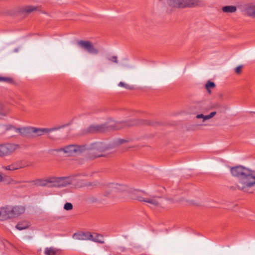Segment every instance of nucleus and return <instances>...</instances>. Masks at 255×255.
Instances as JSON below:
<instances>
[{
	"instance_id": "nucleus-1",
	"label": "nucleus",
	"mask_w": 255,
	"mask_h": 255,
	"mask_svg": "<svg viewBox=\"0 0 255 255\" xmlns=\"http://www.w3.org/2000/svg\"><path fill=\"white\" fill-rule=\"evenodd\" d=\"M232 175L238 178L237 188L245 192L252 193V188L255 186V174L253 171L243 166L231 167Z\"/></svg>"
},
{
	"instance_id": "nucleus-2",
	"label": "nucleus",
	"mask_w": 255,
	"mask_h": 255,
	"mask_svg": "<svg viewBox=\"0 0 255 255\" xmlns=\"http://www.w3.org/2000/svg\"><path fill=\"white\" fill-rule=\"evenodd\" d=\"M131 197L140 202H144L148 204V206L153 209H157L163 207L162 200L160 197L158 196L144 197L141 192L134 190L133 195Z\"/></svg>"
},
{
	"instance_id": "nucleus-3",
	"label": "nucleus",
	"mask_w": 255,
	"mask_h": 255,
	"mask_svg": "<svg viewBox=\"0 0 255 255\" xmlns=\"http://www.w3.org/2000/svg\"><path fill=\"white\" fill-rule=\"evenodd\" d=\"M19 148V145L12 143L0 144V157L9 156Z\"/></svg>"
},
{
	"instance_id": "nucleus-4",
	"label": "nucleus",
	"mask_w": 255,
	"mask_h": 255,
	"mask_svg": "<svg viewBox=\"0 0 255 255\" xmlns=\"http://www.w3.org/2000/svg\"><path fill=\"white\" fill-rule=\"evenodd\" d=\"M85 149L84 146H80L76 145H70L62 148L57 150L58 152H63L66 156L71 155L74 153H79Z\"/></svg>"
},
{
	"instance_id": "nucleus-5",
	"label": "nucleus",
	"mask_w": 255,
	"mask_h": 255,
	"mask_svg": "<svg viewBox=\"0 0 255 255\" xmlns=\"http://www.w3.org/2000/svg\"><path fill=\"white\" fill-rule=\"evenodd\" d=\"M119 128H116L114 129H118ZM114 129L113 125L110 126H106L105 125H91L85 131L87 133H94L96 132H106L110 131Z\"/></svg>"
},
{
	"instance_id": "nucleus-6",
	"label": "nucleus",
	"mask_w": 255,
	"mask_h": 255,
	"mask_svg": "<svg viewBox=\"0 0 255 255\" xmlns=\"http://www.w3.org/2000/svg\"><path fill=\"white\" fill-rule=\"evenodd\" d=\"M22 160H17L11 163L9 165L2 166V168L5 171H9L11 172L14 171L25 167Z\"/></svg>"
},
{
	"instance_id": "nucleus-7",
	"label": "nucleus",
	"mask_w": 255,
	"mask_h": 255,
	"mask_svg": "<svg viewBox=\"0 0 255 255\" xmlns=\"http://www.w3.org/2000/svg\"><path fill=\"white\" fill-rule=\"evenodd\" d=\"M78 45L91 54H96L98 53V49L89 41H80L78 42Z\"/></svg>"
},
{
	"instance_id": "nucleus-8",
	"label": "nucleus",
	"mask_w": 255,
	"mask_h": 255,
	"mask_svg": "<svg viewBox=\"0 0 255 255\" xmlns=\"http://www.w3.org/2000/svg\"><path fill=\"white\" fill-rule=\"evenodd\" d=\"M239 8L248 16L255 18V4L245 3L240 5Z\"/></svg>"
},
{
	"instance_id": "nucleus-9",
	"label": "nucleus",
	"mask_w": 255,
	"mask_h": 255,
	"mask_svg": "<svg viewBox=\"0 0 255 255\" xmlns=\"http://www.w3.org/2000/svg\"><path fill=\"white\" fill-rule=\"evenodd\" d=\"M128 187L126 185L118 183H112L107 187V190L109 193L122 192L127 191Z\"/></svg>"
},
{
	"instance_id": "nucleus-10",
	"label": "nucleus",
	"mask_w": 255,
	"mask_h": 255,
	"mask_svg": "<svg viewBox=\"0 0 255 255\" xmlns=\"http://www.w3.org/2000/svg\"><path fill=\"white\" fill-rule=\"evenodd\" d=\"M92 148L94 150V153L96 154V157H101L104 155L99 153L105 151L108 149V147L104 143L98 142L93 144Z\"/></svg>"
},
{
	"instance_id": "nucleus-11",
	"label": "nucleus",
	"mask_w": 255,
	"mask_h": 255,
	"mask_svg": "<svg viewBox=\"0 0 255 255\" xmlns=\"http://www.w3.org/2000/svg\"><path fill=\"white\" fill-rule=\"evenodd\" d=\"M11 214L12 218L17 217L23 214L25 210V208L23 206L17 205L11 207Z\"/></svg>"
},
{
	"instance_id": "nucleus-12",
	"label": "nucleus",
	"mask_w": 255,
	"mask_h": 255,
	"mask_svg": "<svg viewBox=\"0 0 255 255\" xmlns=\"http://www.w3.org/2000/svg\"><path fill=\"white\" fill-rule=\"evenodd\" d=\"M168 4L173 8H185L186 0H168Z\"/></svg>"
},
{
	"instance_id": "nucleus-13",
	"label": "nucleus",
	"mask_w": 255,
	"mask_h": 255,
	"mask_svg": "<svg viewBox=\"0 0 255 255\" xmlns=\"http://www.w3.org/2000/svg\"><path fill=\"white\" fill-rule=\"evenodd\" d=\"M22 128H17L10 125H6L1 128V131L5 132L6 131H11V134H13L15 133H20L22 132Z\"/></svg>"
},
{
	"instance_id": "nucleus-14",
	"label": "nucleus",
	"mask_w": 255,
	"mask_h": 255,
	"mask_svg": "<svg viewBox=\"0 0 255 255\" xmlns=\"http://www.w3.org/2000/svg\"><path fill=\"white\" fill-rule=\"evenodd\" d=\"M216 114L217 112L216 111L212 112L207 115H204L203 114H197L195 116V119L197 120H201V122L203 123L206 121L213 118Z\"/></svg>"
},
{
	"instance_id": "nucleus-15",
	"label": "nucleus",
	"mask_w": 255,
	"mask_h": 255,
	"mask_svg": "<svg viewBox=\"0 0 255 255\" xmlns=\"http://www.w3.org/2000/svg\"><path fill=\"white\" fill-rule=\"evenodd\" d=\"M72 182V179L69 177H58V187L67 186Z\"/></svg>"
},
{
	"instance_id": "nucleus-16",
	"label": "nucleus",
	"mask_w": 255,
	"mask_h": 255,
	"mask_svg": "<svg viewBox=\"0 0 255 255\" xmlns=\"http://www.w3.org/2000/svg\"><path fill=\"white\" fill-rule=\"evenodd\" d=\"M202 5L200 0H186V7H194Z\"/></svg>"
},
{
	"instance_id": "nucleus-17",
	"label": "nucleus",
	"mask_w": 255,
	"mask_h": 255,
	"mask_svg": "<svg viewBox=\"0 0 255 255\" xmlns=\"http://www.w3.org/2000/svg\"><path fill=\"white\" fill-rule=\"evenodd\" d=\"M11 206H7L0 209V212L2 213L3 216L5 220L12 218L11 214Z\"/></svg>"
},
{
	"instance_id": "nucleus-18",
	"label": "nucleus",
	"mask_w": 255,
	"mask_h": 255,
	"mask_svg": "<svg viewBox=\"0 0 255 255\" xmlns=\"http://www.w3.org/2000/svg\"><path fill=\"white\" fill-rule=\"evenodd\" d=\"M59 251L54 248H46L44 251V254L46 255H58Z\"/></svg>"
},
{
	"instance_id": "nucleus-19",
	"label": "nucleus",
	"mask_w": 255,
	"mask_h": 255,
	"mask_svg": "<svg viewBox=\"0 0 255 255\" xmlns=\"http://www.w3.org/2000/svg\"><path fill=\"white\" fill-rule=\"evenodd\" d=\"M222 10L225 13H234L237 11V7L234 5H227L223 6Z\"/></svg>"
},
{
	"instance_id": "nucleus-20",
	"label": "nucleus",
	"mask_w": 255,
	"mask_h": 255,
	"mask_svg": "<svg viewBox=\"0 0 255 255\" xmlns=\"http://www.w3.org/2000/svg\"><path fill=\"white\" fill-rule=\"evenodd\" d=\"M92 235V239L91 240V241L100 244H103L104 243V239L102 236L97 235L96 234H94Z\"/></svg>"
},
{
	"instance_id": "nucleus-21",
	"label": "nucleus",
	"mask_w": 255,
	"mask_h": 255,
	"mask_svg": "<svg viewBox=\"0 0 255 255\" xmlns=\"http://www.w3.org/2000/svg\"><path fill=\"white\" fill-rule=\"evenodd\" d=\"M49 187H58V177H49Z\"/></svg>"
},
{
	"instance_id": "nucleus-22",
	"label": "nucleus",
	"mask_w": 255,
	"mask_h": 255,
	"mask_svg": "<svg viewBox=\"0 0 255 255\" xmlns=\"http://www.w3.org/2000/svg\"><path fill=\"white\" fill-rule=\"evenodd\" d=\"M92 234L90 233H83L80 235L79 239L83 240H90L92 239Z\"/></svg>"
},
{
	"instance_id": "nucleus-23",
	"label": "nucleus",
	"mask_w": 255,
	"mask_h": 255,
	"mask_svg": "<svg viewBox=\"0 0 255 255\" xmlns=\"http://www.w3.org/2000/svg\"><path fill=\"white\" fill-rule=\"evenodd\" d=\"M55 129V128H43V129H35L33 131L37 133L38 135L43 134L44 132H50Z\"/></svg>"
},
{
	"instance_id": "nucleus-24",
	"label": "nucleus",
	"mask_w": 255,
	"mask_h": 255,
	"mask_svg": "<svg viewBox=\"0 0 255 255\" xmlns=\"http://www.w3.org/2000/svg\"><path fill=\"white\" fill-rule=\"evenodd\" d=\"M29 226V224L25 222L19 223L16 226V228L19 230H22L27 229Z\"/></svg>"
},
{
	"instance_id": "nucleus-25",
	"label": "nucleus",
	"mask_w": 255,
	"mask_h": 255,
	"mask_svg": "<svg viewBox=\"0 0 255 255\" xmlns=\"http://www.w3.org/2000/svg\"><path fill=\"white\" fill-rule=\"evenodd\" d=\"M215 84L214 82L209 81L206 84L205 88L208 92L210 94L211 93V89H213L215 87Z\"/></svg>"
},
{
	"instance_id": "nucleus-26",
	"label": "nucleus",
	"mask_w": 255,
	"mask_h": 255,
	"mask_svg": "<svg viewBox=\"0 0 255 255\" xmlns=\"http://www.w3.org/2000/svg\"><path fill=\"white\" fill-rule=\"evenodd\" d=\"M37 184L41 186L49 187V178L45 179H40L37 181Z\"/></svg>"
},
{
	"instance_id": "nucleus-27",
	"label": "nucleus",
	"mask_w": 255,
	"mask_h": 255,
	"mask_svg": "<svg viewBox=\"0 0 255 255\" xmlns=\"http://www.w3.org/2000/svg\"><path fill=\"white\" fill-rule=\"evenodd\" d=\"M35 10V8L32 6H27L23 8V11L29 13Z\"/></svg>"
},
{
	"instance_id": "nucleus-28",
	"label": "nucleus",
	"mask_w": 255,
	"mask_h": 255,
	"mask_svg": "<svg viewBox=\"0 0 255 255\" xmlns=\"http://www.w3.org/2000/svg\"><path fill=\"white\" fill-rule=\"evenodd\" d=\"M119 86L122 87H124L127 89H132V88L130 86H129V85L123 82H120L119 83Z\"/></svg>"
},
{
	"instance_id": "nucleus-29",
	"label": "nucleus",
	"mask_w": 255,
	"mask_h": 255,
	"mask_svg": "<svg viewBox=\"0 0 255 255\" xmlns=\"http://www.w3.org/2000/svg\"><path fill=\"white\" fill-rule=\"evenodd\" d=\"M64 208L66 210H71L73 208V205L70 203H66L64 205Z\"/></svg>"
},
{
	"instance_id": "nucleus-30",
	"label": "nucleus",
	"mask_w": 255,
	"mask_h": 255,
	"mask_svg": "<svg viewBox=\"0 0 255 255\" xmlns=\"http://www.w3.org/2000/svg\"><path fill=\"white\" fill-rule=\"evenodd\" d=\"M109 60L112 62L117 63L118 62V58L116 56H113L109 58Z\"/></svg>"
},
{
	"instance_id": "nucleus-31",
	"label": "nucleus",
	"mask_w": 255,
	"mask_h": 255,
	"mask_svg": "<svg viewBox=\"0 0 255 255\" xmlns=\"http://www.w3.org/2000/svg\"><path fill=\"white\" fill-rule=\"evenodd\" d=\"M243 66L240 65L236 67L235 69V72L237 74H240L242 72Z\"/></svg>"
},
{
	"instance_id": "nucleus-32",
	"label": "nucleus",
	"mask_w": 255,
	"mask_h": 255,
	"mask_svg": "<svg viewBox=\"0 0 255 255\" xmlns=\"http://www.w3.org/2000/svg\"><path fill=\"white\" fill-rule=\"evenodd\" d=\"M9 79L7 78H3L0 77V81H8Z\"/></svg>"
},
{
	"instance_id": "nucleus-33",
	"label": "nucleus",
	"mask_w": 255,
	"mask_h": 255,
	"mask_svg": "<svg viewBox=\"0 0 255 255\" xmlns=\"http://www.w3.org/2000/svg\"><path fill=\"white\" fill-rule=\"evenodd\" d=\"M126 141L124 139H120L119 140V143L120 144H122L123 143H124L125 142H126Z\"/></svg>"
},
{
	"instance_id": "nucleus-34",
	"label": "nucleus",
	"mask_w": 255,
	"mask_h": 255,
	"mask_svg": "<svg viewBox=\"0 0 255 255\" xmlns=\"http://www.w3.org/2000/svg\"><path fill=\"white\" fill-rule=\"evenodd\" d=\"M2 175L0 173V182L2 181Z\"/></svg>"
},
{
	"instance_id": "nucleus-35",
	"label": "nucleus",
	"mask_w": 255,
	"mask_h": 255,
	"mask_svg": "<svg viewBox=\"0 0 255 255\" xmlns=\"http://www.w3.org/2000/svg\"><path fill=\"white\" fill-rule=\"evenodd\" d=\"M200 104V102H197V103H196V104H197V105H198V104Z\"/></svg>"
}]
</instances>
